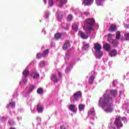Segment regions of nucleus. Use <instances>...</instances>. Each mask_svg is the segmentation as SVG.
Returning a JSON list of instances; mask_svg holds the SVG:
<instances>
[{
	"label": "nucleus",
	"mask_w": 129,
	"mask_h": 129,
	"mask_svg": "<svg viewBox=\"0 0 129 129\" xmlns=\"http://www.w3.org/2000/svg\"><path fill=\"white\" fill-rule=\"evenodd\" d=\"M102 102V107L107 106V109L105 110V112H112L113 111V101L112 98H110L108 95L105 94L103 98H101L99 100V104Z\"/></svg>",
	"instance_id": "f257e3e1"
},
{
	"label": "nucleus",
	"mask_w": 129,
	"mask_h": 129,
	"mask_svg": "<svg viewBox=\"0 0 129 129\" xmlns=\"http://www.w3.org/2000/svg\"><path fill=\"white\" fill-rule=\"evenodd\" d=\"M84 30L87 31L88 33H90L91 31H94L93 25L95 24V20L93 18H88L85 20Z\"/></svg>",
	"instance_id": "f03ea898"
},
{
	"label": "nucleus",
	"mask_w": 129,
	"mask_h": 129,
	"mask_svg": "<svg viewBox=\"0 0 129 129\" xmlns=\"http://www.w3.org/2000/svg\"><path fill=\"white\" fill-rule=\"evenodd\" d=\"M121 118L120 116H118V117L115 118L114 121V124L118 129H119L120 127H122V126H123V124L121 123V120H120Z\"/></svg>",
	"instance_id": "7ed1b4c3"
},
{
	"label": "nucleus",
	"mask_w": 129,
	"mask_h": 129,
	"mask_svg": "<svg viewBox=\"0 0 129 129\" xmlns=\"http://www.w3.org/2000/svg\"><path fill=\"white\" fill-rule=\"evenodd\" d=\"M82 96V93L80 91H78L75 93L73 95L74 100L75 101H77L79 99V98H81Z\"/></svg>",
	"instance_id": "20e7f679"
},
{
	"label": "nucleus",
	"mask_w": 129,
	"mask_h": 129,
	"mask_svg": "<svg viewBox=\"0 0 129 129\" xmlns=\"http://www.w3.org/2000/svg\"><path fill=\"white\" fill-rule=\"evenodd\" d=\"M93 2H94V0H83V4H84V6L89 7V6H91L93 4Z\"/></svg>",
	"instance_id": "39448f33"
},
{
	"label": "nucleus",
	"mask_w": 129,
	"mask_h": 129,
	"mask_svg": "<svg viewBox=\"0 0 129 129\" xmlns=\"http://www.w3.org/2000/svg\"><path fill=\"white\" fill-rule=\"evenodd\" d=\"M109 30L110 32L113 33V32H116V31H117V27H116L115 24H111Z\"/></svg>",
	"instance_id": "423d86ee"
},
{
	"label": "nucleus",
	"mask_w": 129,
	"mask_h": 129,
	"mask_svg": "<svg viewBox=\"0 0 129 129\" xmlns=\"http://www.w3.org/2000/svg\"><path fill=\"white\" fill-rule=\"evenodd\" d=\"M94 49L96 52H97L98 51H100L101 49H102V47H101V45L100 44L97 43L94 44Z\"/></svg>",
	"instance_id": "0eeeda50"
},
{
	"label": "nucleus",
	"mask_w": 129,
	"mask_h": 129,
	"mask_svg": "<svg viewBox=\"0 0 129 129\" xmlns=\"http://www.w3.org/2000/svg\"><path fill=\"white\" fill-rule=\"evenodd\" d=\"M70 45V41H67L63 44V46L62 47L63 50H67L68 48H69V47H71Z\"/></svg>",
	"instance_id": "6e6552de"
},
{
	"label": "nucleus",
	"mask_w": 129,
	"mask_h": 129,
	"mask_svg": "<svg viewBox=\"0 0 129 129\" xmlns=\"http://www.w3.org/2000/svg\"><path fill=\"white\" fill-rule=\"evenodd\" d=\"M117 53V51L115 49H113L110 50V51L109 52V55L110 57H114V56H116V54Z\"/></svg>",
	"instance_id": "1a4fd4ad"
},
{
	"label": "nucleus",
	"mask_w": 129,
	"mask_h": 129,
	"mask_svg": "<svg viewBox=\"0 0 129 129\" xmlns=\"http://www.w3.org/2000/svg\"><path fill=\"white\" fill-rule=\"evenodd\" d=\"M109 92L110 95L113 96V97H115L117 94V91H116V90H110Z\"/></svg>",
	"instance_id": "9d476101"
},
{
	"label": "nucleus",
	"mask_w": 129,
	"mask_h": 129,
	"mask_svg": "<svg viewBox=\"0 0 129 129\" xmlns=\"http://www.w3.org/2000/svg\"><path fill=\"white\" fill-rule=\"evenodd\" d=\"M103 48L104 49V50H106V51H109L110 49H111V47L110 46V45L108 43H105L103 45Z\"/></svg>",
	"instance_id": "9b49d317"
},
{
	"label": "nucleus",
	"mask_w": 129,
	"mask_h": 129,
	"mask_svg": "<svg viewBox=\"0 0 129 129\" xmlns=\"http://www.w3.org/2000/svg\"><path fill=\"white\" fill-rule=\"evenodd\" d=\"M102 55H103V53L102 51H101V50L96 51V56L97 58L100 59V58L102 57Z\"/></svg>",
	"instance_id": "f8f14e48"
},
{
	"label": "nucleus",
	"mask_w": 129,
	"mask_h": 129,
	"mask_svg": "<svg viewBox=\"0 0 129 129\" xmlns=\"http://www.w3.org/2000/svg\"><path fill=\"white\" fill-rule=\"evenodd\" d=\"M76 108V106L74 104H70L69 109L71 111H72L73 112H75V109Z\"/></svg>",
	"instance_id": "ddd939ff"
},
{
	"label": "nucleus",
	"mask_w": 129,
	"mask_h": 129,
	"mask_svg": "<svg viewBox=\"0 0 129 129\" xmlns=\"http://www.w3.org/2000/svg\"><path fill=\"white\" fill-rule=\"evenodd\" d=\"M124 38H121L122 41H128L129 40V33H125L124 34Z\"/></svg>",
	"instance_id": "4468645a"
},
{
	"label": "nucleus",
	"mask_w": 129,
	"mask_h": 129,
	"mask_svg": "<svg viewBox=\"0 0 129 129\" xmlns=\"http://www.w3.org/2000/svg\"><path fill=\"white\" fill-rule=\"evenodd\" d=\"M110 43L113 44L114 47H116L118 45V41L116 39H112L110 41Z\"/></svg>",
	"instance_id": "2eb2a0df"
},
{
	"label": "nucleus",
	"mask_w": 129,
	"mask_h": 129,
	"mask_svg": "<svg viewBox=\"0 0 129 129\" xmlns=\"http://www.w3.org/2000/svg\"><path fill=\"white\" fill-rule=\"evenodd\" d=\"M31 75H34L33 79H37L40 77V75H39V74L36 72V71H35L32 72Z\"/></svg>",
	"instance_id": "dca6fc26"
},
{
	"label": "nucleus",
	"mask_w": 129,
	"mask_h": 129,
	"mask_svg": "<svg viewBox=\"0 0 129 129\" xmlns=\"http://www.w3.org/2000/svg\"><path fill=\"white\" fill-rule=\"evenodd\" d=\"M80 35H81V38H82V39H84V40H85L88 38V35H85V33H84L83 32H81Z\"/></svg>",
	"instance_id": "f3484780"
},
{
	"label": "nucleus",
	"mask_w": 129,
	"mask_h": 129,
	"mask_svg": "<svg viewBox=\"0 0 129 129\" xmlns=\"http://www.w3.org/2000/svg\"><path fill=\"white\" fill-rule=\"evenodd\" d=\"M51 79L53 81V82H58V78H57V76L55 75H51Z\"/></svg>",
	"instance_id": "a211bd4d"
},
{
	"label": "nucleus",
	"mask_w": 129,
	"mask_h": 129,
	"mask_svg": "<svg viewBox=\"0 0 129 129\" xmlns=\"http://www.w3.org/2000/svg\"><path fill=\"white\" fill-rule=\"evenodd\" d=\"M94 78H95L94 76H91L89 77V84H92V83H93V82H94Z\"/></svg>",
	"instance_id": "6ab92c4d"
},
{
	"label": "nucleus",
	"mask_w": 129,
	"mask_h": 129,
	"mask_svg": "<svg viewBox=\"0 0 129 129\" xmlns=\"http://www.w3.org/2000/svg\"><path fill=\"white\" fill-rule=\"evenodd\" d=\"M85 108V105L83 104H80L79 105V109L80 111H82L84 110V109Z\"/></svg>",
	"instance_id": "aec40b11"
},
{
	"label": "nucleus",
	"mask_w": 129,
	"mask_h": 129,
	"mask_svg": "<svg viewBox=\"0 0 129 129\" xmlns=\"http://www.w3.org/2000/svg\"><path fill=\"white\" fill-rule=\"evenodd\" d=\"M30 72H29V71L27 69H25L23 72V76H24L25 78H27V76H28V75H29Z\"/></svg>",
	"instance_id": "412c9836"
},
{
	"label": "nucleus",
	"mask_w": 129,
	"mask_h": 129,
	"mask_svg": "<svg viewBox=\"0 0 129 129\" xmlns=\"http://www.w3.org/2000/svg\"><path fill=\"white\" fill-rule=\"evenodd\" d=\"M62 36V34L61 33H56L54 35V38L56 39V40H59L60 38H61V36Z\"/></svg>",
	"instance_id": "4be33fe9"
},
{
	"label": "nucleus",
	"mask_w": 129,
	"mask_h": 129,
	"mask_svg": "<svg viewBox=\"0 0 129 129\" xmlns=\"http://www.w3.org/2000/svg\"><path fill=\"white\" fill-rule=\"evenodd\" d=\"M37 110L38 112H43V108L42 107V106H41V104H40V103L37 105Z\"/></svg>",
	"instance_id": "5701e85b"
},
{
	"label": "nucleus",
	"mask_w": 129,
	"mask_h": 129,
	"mask_svg": "<svg viewBox=\"0 0 129 129\" xmlns=\"http://www.w3.org/2000/svg\"><path fill=\"white\" fill-rule=\"evenodd\" d=\"M72 29L75 31V32H77V31H78V26L77 24H73Z\"/></svg>",
	"instance_id": "b1692460"
},
{
	"label": "nucleus",
	"mask_w": 129,
	"mask_h": 129,
	"mask_svg": "<svg viewBox=\"0 0 129 129\" xmlns=\"http://www.w3.org/2000/svg\"><path fill=\"white\" fill-rule=\"evenodd\" d=\"M103 2H104V0H96V4L98 6H102Z\"/></svg>",
	"instance_id": "393cba45"
},
{
	"label": "nucleus",
	"mask_w": 129,
	"mask_h": 129,
	"mask_svg": "<svg viewBox=\"0 0 129 129\" xmlns=\"http://www.w3.org/2000/svg\"><path fill=\"white\" fill-rule=\"evenodd\" d=\"M60 4L59 5V8H62L63 5L67 3V0H60Z\"/></svg>",
	"instance_id": "a878e982"
},
{
	"label": "nucleus",
	"mask_w": 129,
	"mask_h": 129,
	"mask_svg": "<svg viewBox=\"0 0 129 129\" xmlns=\"http://www.w3.org/2000/svg\"><path fill=\"white\" fill-rule=\"evenodd\" d=\"M115 39L116 40H119V39H120V32H119V31L116 32Z\"/></svg>",
	"instance_id": "bb28decb"
},
{
	"label": "nucleus",
	"mask_w": 129,
	"mask_h": 129,
	"mask_svg": "<svg viewBox=\"0 0 129 129\" xmlns=\"http://www.w3.org/2000/svg\"><path fill=\"white\" fill-rule=\"evenodd\" d=\"M15 105H16V103L14 102H11L9 103L8 106L12 107V108H14V107H15Z\"/></svg>",
	"instance_id": "cd10ccee"
},
{
	"label": "nucleus",
	"mask_w": 129,
	"mask_h": 129,
	"mask_svg": "<svg viewBox=\"0 0 129 129\" xmlns=\"http://www.w3.org/2000/svg\"><path fill=\"white\" fill-rule=\"evenodd\" d=\"M48 54H49V49H46L43 52V57H45V56H47V55H48Z\"/></svg>",
	"instance_id": "c85d7f7f"
},
{
	"label": "nucleus",
	"mask_w": 129,
	"mask_h": 129,
	"mask_svg": "<svg viewBox=\"0 0 129 129\" xmlns=\"http://www.w3.org/2000/svg\"><path fill=\"white\" fill-rule=\"evenodd\" d=\"M37 92L39 94H42V93H43V89H42L41 88L38 89Z\"/></svg>",
	"instance_id": "c756f323"
},
{
	"label": "nucleus",
	"mask_w": 129,
	"mask_h": 129,
	"mask_svg": "<svg viewBox=\"0 0 129 129\" xmlns=\"http://www.w3.org/2000/svg\"><path fill=\"white\" fill-rule=\"evenodd\" d=\"M48 4L50 6V7H52L53 6V5H54L53 0H49L48 1Z\"/></svg>",
	"instance_id": "7c9ffc66"
},
{
	"label": "nucleus",
	"mask_w": 129,
	"mask_h": 129,
	"mask_svg": "<svg viewBox=\"0 0 129 129\" xmlns=\"http://www.w3.org/2000/svg\"><path fill=\"white\" fill-rule=\"evenodd\" d=\"M73 17L71 15H69L67 17V21H72Z\"/></svg>",
	"instance_id": "2f4dec72"
},
{
	"label": "nucleus",
	"mask_w": 129,
	"mask_h": 129,
	"mask_svg": "<svg viewBox=\"0 0 129 129\" xmlns=\"http://www.w3.org/2000/svg\"><path fill=\"white\" fill-rule=\"evenodd\" d=\"M37 58L38 59H41L42 57V56H44L43 54H42L41 53H37Z\"/></svg>",
	"instance_id": "473e14b6"
},
{
	"label": "nucleus",
	"mask_w": 129,
	"mask_h": 129,
	"mask_svg": "<svg viewBox=\"0 0 129 129\" xmlns=\"http://www.w3.org/2000/svg\"><path fill=\"white\" fill-rule=\"evenodd\" d=\"M71 55V52H68L66 54V58L67 59H69V58H70V55Z\"/></svg>",
	"instance_id": "72a5a7b5"
},
{
	"label": "nucleus",
	"mask_w": 129,
	"mask_h": 129,
	"mask_svg": "<svg viewBox=\"0 0 129 129\" xmlns=\"http://www.w3.org/2000/svg\"><path fill=\"white\" fill-rule=\"evenodd\" d=\"M40 67H44V66H45V61H40Z\"/></svg>",
	"instance_id": "f704fd0d"
},
{
	"label": "nucleus",
	"mask_w": 129,
	"mask_h": 129,
	"mask_svg": "<svg viewBox=\"0 0 129 129\" xmlns=\"http://www.w3.org/2000/svg\"><path fill=\"white\" fill-rule=\"evenodd\" d=\"M88 48H89V44H86L83 47V48L85 49V50H86V49H88Z\"/></svg>",
	"instance_id": "c9c22d12"
},
{
	"label": "nucleus",
	"mask_w": 129,
	"mask_h": 129,
	"mask_svg": "<svg viewBox=\"0 0 129 129\" xmlns=\"http://www.w3.org/2000/svg\"><path fill=\"white\" fill-rule=\"evenodd\" d=\"M34 86H31L30 88V91H33V90H34Z\"/></svg>",
	"instance_id": "e433bc0d"
},
{
	"label": "nucleus",
	"mask_w": 129,
	"mask_h": 129,
	"mask_svg": "<svg viewBox=\"0 0 129 129\" xmlns=\"http://www.w3.org/2000/svg\"><path fill=\"white\" fill-rule=\"evenodd\" d=\"M84 14L85 16H89L90 15L89 12H85Z\"/></svg>",
	"instance_id": "4c0bfd02"
},
{
	"label": "nucleus",
	"mask_w": 129,
	"mask_h": 129,
	"mask_svg": "<svg viewBox=\"0 0 129 129\" xmlns=\"http://www.w3.org/2000/svg\"><path fill=\"white\" fill-rule=\"evenodd\" d=\"M108 38H112V34L111 33H109L108 34Z\"/></svg>",
	"instance_id": "58836bf2"
},
{
	"label": "nucleus",
	"mask_w": 129,
	"mask_h": 129,
	"mask_svg": "<svg viewBox=\"0 0 129 129\" xmlns=\"http://www.w3.org/2000/svg\"><path fill=\"white\" fill-rule=\"evenodd\" d=\"M58 76L60 78H62V74H61V73H60V72H58Z\"/></svg>",
	"instance_id": "ea45409f"
},
{
	"label": "nucleus",
	"mask_w": 129,
	"mask_h": 129,
	"mask_svg": "<svg viewBox=\"0 0 129 129\" xmlns=\"http://www.w3.org/2000/svg\"><path fill=\"white\" fill-rule=\"evenodd\" d=\"M60 129H66V128H65V126L62 125L60 126Z\"/></svg>",
	"instance_id": "a19ab883"
},
{
	"label": "nucleus",
	"mask_w": 129,
	"mask_h": 129,
	"mask_svg": "<svg viewBox=\"0 0 129 129\" xmlns=\"http://www.w3.org/2000/svg\"><path fill=\"white\" fill-rule=\"evenodd\" d=\"M23 82H24V83H26V82H28V79L25 78V80H24Z\"/></svg>",
	"instance_id": "79ce46f5"
},
{
	"label": "nucleus",
	"mask_w": 129,
	"mask_h": 129,
	"mask_svg": "<svg viewBox=\"0 0 129 129\" xmlns=\"http://www.w3.org/2000/svg\"><path fill=\"white\" fill-rule=\"evenodd\" d=\"M110 129H116L114 126H111Z\"/></svg>",
	"instance_id": "37998d69"
},
{
	"label": "nucleus",
	"mask_w": 129,
	"mask_h": 129,
	"mask_svg": "<svg viewBox=\"0 0 129 129\" xmlns=\"http://www.w3.org/2000/svg\"><path fill=\"white\" fill-rule=\"evenodd\" d=\"M125 28H126L127 29H128V25L127 24H125L124 25Z\"/></svg>",
	"instance_id": "c03bdc74"
},
{
	"label": "nucleus",
	"mask_w": 129,
	"mask_h": 129,
	"mask_svg": "<svg viewBox=\"0 0 129 129\" xmlns=\"http://www.w3.org/2000/svg\"><path fill=\"white\" fill-rule=\"evenodd\" d=\"M70 70L69 69V68H67L66 70V72H68L69 71H70Z\"/></svg>",
	"instance_id": "a18cd8bd"
},
{
	"label": "nucleus",
	"mask_w": 129,
	"mask_h": 129,
	"mask_svg": "<svg viewBox=\"0 0 129 129\" xmlns=\"http://www.w3.org/2000/svg\"><path fill=\"white\" fill-rule=\"evenodd\" d=\"M43 2L44 4H46V3H47V0H43Z\"/></svg>",
	"instance_id": "49530a36"
},
{
	"label": "nucleus",
	"mask_w": 129,
	"mask_h": 129,
	"mask_svg": "<svg viewBox=\"0 0 129 129\" xmlns=\"http://www.w3.org/2000/svg\"><path fill=\"white\" fill-rule=\"evenodd\" d=\"M10 129H16V128L11 127L10 128Z\"/></svg>",
	"instance_id": "de8ad7c7"
},
{
	"label": "nucleus",
	"mask_w": 129,
	"mask_h": 129,
	"mask_svg": "<svg viewBox=\"0 0 129 129\" xmlns=\"http://www.w3.org/2000/svg\"><path fill=\"white\" fill-rule=\"evenodd\" d=\"M37 119H40V118H37Z\"/></svg>",
	"instance_id": "09e8293b"
},
{
	"label": "nucleus",
	"mask_w": 129,
	"mask_h": 129,
	"mask_svg": "<svg viewBox=\"0 0 129 129\" xmlns=\"http://www.w3.org/2000/svg\"><path fill=\"white\" fill-rule=\"evenodd\" d=\"M56 1H58V0H56Z\"/></svg>",
	"instance_id": "8fccbe9b"
}]
</instances>
